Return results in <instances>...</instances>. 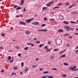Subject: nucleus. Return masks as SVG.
<instances>
[{"label": "nucleus", "mask_w": 78, "mask_h": 78, "mask_svg": "<svg viewBox=\"0 0 78 78\" xmlns=\"http://www.w3.org/2000/svg\"><path fill=\"white\" fill-rule=\"evenodd\" d=\"M76 66H71L69 67V70H72V71H74L76 69Z\"/></svg>", "instance_id": "1"}, {"label": "nucleus", "mask_w": 78, "mask_h": 78, "mask_svg": "<svg viewBox=\"0 0 78 78\" xmlns=\"http://www.w3.org/2000/svg\"><path fill=\"white\" fill-rule=\"evenodd\" d=\"M53 1H52L51 2H48V4H47V6L48 7H49L51 6V5L53 3Z\"/></svg>", "instance_id": "2"}, {"label": "nucleus", "mask_w": 78, "mask_h": 78, "mask_svg": "<svg viewBox=\"0 0 78 78\" xmlns=\"http://www.w3.org/2000/svg\"><path fill=\"white\" fill-rule=\"evenodd\" d=\"M33 19H34V18H30V19H29L27 20H26V22L27 23H30V22H31V21H32V20H33Z\"/></svg>", "instance_id": "3"}, {"label": "nucleus", "mask_w": 78, "mask_h": 78, "mask_svg": "<svg viewBox=\"0 0 78 78\" xmlns=\"http://www.w3.org/2000/svg\"><path fill=\"white\" fill-rule=\"evenodd\" d=\"M48 31V30L47 29H41L39 30H38V32L39 31H42V32H46V31Z\"/></svg>", "instance_id": "4"}, {"label": "nucleus", "mask_w": 78, "mask_h": 78, "mask_svg": "<svg viewBox=\"0 0 78 78\" xmlns=\"http://www.w3.org/2000/svg\"><path fill=\"white\" fill-rule=\"evenodd\" d=\"M29 70V69L28 68L26 67L25 68V69L24 70H23V73H26Z\"/></svg>", "instance_id": "5"}, {"label": "nucleus", "mask_w": 78, "mask_h": 78, "mask_svg": "<svg viewBox=\"0 0 78 78\" xmlns=\"http://www.w3.org/2000/svg\"><path fill=\"white\" fill-rule=\"evenodd\" d=\"M31 23L32 24H33V25H39V22H34V23Z\"/></svg>", "instance_id": "6"}, {"label": "nucleus", "mask_w": 78, "mask_h": 78, "mask_svg": "<svg viewBox=\"0 0 78 78\" xmlns=\"http://www.w3.org/2000/svg\"><path fill=\"white\" fill-rule=\"evenodd\" d=\"M19 23L20 24V25H21V24L23 25H26V23L25 22H19Z\"/></svg>", "instance_id": "7"}, {"label": "nucleus", "mask_w": 78, "mask_h": 78, "mask_svg": "<svg viewBox=\"0 0 78 78\" xmlns=\"http://www.w3.org/2000/svg\"><path fill=\"white\" fill-rule=\"evenodd\" d=\"M59 18L60 19V20H64V17L62 16H60L59 17Z\"/></svg>", "instance_id": "8"}, {"label": "nucleus", "mask_w": 78, "mask_h": 78, "mask_svg": "<svg viewBox=\"0 0 78 78\" xmlns=\"http://www.w3.org/2000/svg\"><path fill=\"white\" fill-rule=\"evenodd\" d=\"M25 33L26 34H27V35H28V34H30V31L28 30L26 31L25 32Z\"/></svg>", "instance_id": "9"}, {"label": "nucleus", "mask_w": 78, "mask_h": 78, "mask_svg": "<svg viewBox=\"0 0 78 78\" xmlns=\"http://www.w3.org/2000/svg\"><path fill=\"white\" fill-rule=\"evenodd\" d=\"M63 31V29H59L58 30V32H59V33H60V32L62 33Z\"/></svg>", "instance_id": "10"}, {"label": "nucleus", "mask_w": 78, "mask_h": 78, "mask_svg": "<svg viewBox=\"0 0 78 78\" xmlns=\"http://www.w3.org/2000/svg\"><path fill=\"white\" fill-rule=\"evenodd\" d=\"M70 27H69V26L66 27V29H67V31H69V29H70Z\"/></svg>", "instance_id": "11"}, {"label": "nucleus", "mask_w": 78, "mask_h": 78, "mask_svg": "<svg viewBox=\"0 0 78 78\" xmlns=\"http://www.w3.org/2000/svg\"><path fill=\"white\" fill-rule=\"evenodd\" d=\"M63 23H65L66 25H68V24H69V23L67 21H63Z\"/></svg>", "instance_id": "12"}, {"label": "nucleus", "mask_w": 78, "mask_h": 78, "mask_svg": "<svg viewBox=\"0 0 78 78\" xmlns=\"http://www.w3.org/2000/svg\"><path fill=\"white\" fill-rule=\"evenodd\" d=\"M71 23H74V24H77V23L76 22H75L73 21H71Z\"/></svg>", "instance_id": "13"}, {"label": "nucleus", "mask_w": 78, "mask_h": 78, "mask_svg": "<svg viewBox=\"0 0 78 78\" xmlns=\"http://www.w3.org/2000/svg\"><path fill=\"white\" fill-rule=\"evenodd\" d=\"M63 64L65 66H69V64L66 63H64Z\"/></svg>", "instance_id": "14"}, {"label": "nucleus", "mask_w": 78, "mask_h": 78, "mask_svg": "<svg viewBox=\"0 0 78 78\" xmlns=\"http://www.w3.org/2000/svg\"><path fill=\"white\" fill-rule=\"evenodd\" d=\"M47 7H43L42 8V10L43 11H44V10H45L47 9Z\"/></svg>", "instance_id": "15"}, {"label": "nucleus", "mask_w": 78, "mask_h": 78, "mask_svg": "<svg viewBox=\"0 0 78 78\" xmlns=\"http://www.w3.org/2000/svg\"><path fill=\"white\" fill-rule=\"evenodd\" d=\"M28 50V47H27L24 48V50Z\"/></svg>", "instance_id": "16"}, {"label": "nucleus", "mask_w": 78, "mask_h": 78, "mask_svg": "<svg viewBox=\"0 0 78 78\" xmlns=\"http://www.w3.org/2000/svg\"><path fill=\"white\" fill-rule=\"evenodd\" d=\"M14 70H17V66H15L13 69Z\"/></svg>", "instance_id": "17"}, {"label": "nucleus", "mask_w": 78, "mask_h": 78, "mask_svg": "<svg viewBox=\"0 0 78 78\" xmlns=\"http://www.w3.org/2000/svg\"><path fill=\"white\" fill-rule=\"evenodd\" d=\"M65 57H66V55L65 54H64L62 56H60V58H65Z\"/></svg>", "instance_id": "18"}, {"label": "nucleus", "mask_w": 78, "mask_h": 78, "mask_svg": "<svg viewBox=\"0 0 78 78\" xmlns=\"http://www.w3.org/2000/svg\"><path fill=\"white\" fill-rule=\"evenodd\" d=\"M24 3V0H21V5H23Z\"/></svg>", "instance_id": "19"}, {"label": "nucleus", "mask_w": 78, "mask_h": 78, "mask_svg": "<svg viewBox=\"0 0 78 78\" xmlns=\"http://www.w3.org/2000/svg\"><path fill=\"white\" fill-rule=\"evenodd\" d=\"M63 77H64V78H66V77H67V75L65 74H63V76H62Z\"/></svg>", "instance_id": "20"}, {"label": "nucleus", "mask_w": 78, "mask_h": 78, "mask_svg": "<svg viewBox=\"0 0 78 78\" xmlns=\"http://www.w3.org/2000/svg\"><path fill=\"white\" fill-rule=\"evenodd\" d=\"M59 8V7H55L54 8H53V9H57L58 8Z\"/></svg>", "instance_id": "21"}, {"label": "nucleus", "mask_w": 78, "mask_h": 78, "mask_svg": "<svg viewBox=\"0 0 78 78\" xmlns=\"http://www.w3.org/2000/svg\"><path fill=\"white\" fill-rule=\"evenodd\" d=\"M47 76H48L47 75V76H43L41 77V78H46V77H47Z\"/></svg>", "instance_id": "22"}, {"label": "nucleus", "mask_w": 78, "mask_h": 78, "mask_svg": "<svg viewBox=\"0 0 78 78\" xmlns=\"http://www.w3.org/2000/svg\"><path fill=\"white\" fill-rule=\"evenodd\" d=\"M37 65H33L32 66L33 68H34L35 67H37Z\"/></svg>", "instance_id": "23"}, {"label": "nucleus", "mask_w": 78, "mask_h": 78, "mask_svg": "<svg viewBox=\"0 0 78 78\" xmlns=\"http://www.w3.org/2000/svg\"><path fill=\"white\" fill-rule=\"evenodd\" d=\"M75 5H76V3L73 4L72 5L73 6H75Z\"/></svg>", "instance_id": "24"}, {"label": "nucleus", "mask_w": 78, "mask_h": 78, "mask_svg": "<svg viewBox=\"0 0 78 78\" xmlns=\"http://www.w3.org/2000/svg\"><path fill=\"white\" fill-rule=\"evenodd\" d=\"M44 49H48V48L47 47V46H46L44 48Z\"/></svg>", "instance_id": "25"}, {"label": "nucleus", "mask_w": 78, "mask_h": 78, "mask_svg": "<svg viewBox=\"0 0 78 78\" xmlns=\"http://www.w3.org/2000/svg\"><path fill=\"white\" fill-rule=\"evenodd\" d=\"M21 67H23V64H24V63H23V62H22L21 63Z\"/></svg>", "instance_id": "26"}, {"label": "nucleus", "mask_w": 78, "mask_h": 78, "mask_svg": "<svg viewBox=\"0 0 78 78\" xmlns=\"http://www.w3.org/2000/svg\"><path fill=\"white\" fill-rule=\"evenodd\" d=\"M21 55H22V54H21V53H19V54H18V56L19 57H20V56H21Z\"/></svg>", "instance_id": "27"}, {"label": "nucleus", "mask_w": 78, "mask_h": 78, "mask_svg": "<svg viewBox=\"0 0 78 78\" xmlns=\"http://www.w3.org/2000/svg\"><path fill=\"white\" fill-rule=\"evenodd\" d=\"M66 6H69V2H67L66 4Z\"/></svg>", "instance_id": "28"}, {"label": "nucleus", "mask_w": 78, "mask_h": 78, "mask_svg": "<svg viewBox=\"0 0 78 78\" xmlns=\"http://www.w3.org/2000/svg\"><path fill=\"white\" fill-rule=\"evenodd\" d=\"M69 35V34H64V36H68Z\"/></svg>", "instance_id": "29"}, {"label": "nucleus", "mask_w": 78, "mask_h": 78, "mask_svg": "<svg viewBox=\"0 0 78 78\" xmlns=\"http://www.w3.org/2000/svg\"><path fill=\"white\" fill-rule=\"evenodd\" d=\"M48 78H53V76H48Z\"/></svg>", "instance_id": "30"}, {"label": "nucleus", "mask_w": 78, "mask_h": 78, "mask_svg": "<svg viewBox=\"0 0 78 78\" xmlns=\"http://www.w3.org/2000/svg\"><path fill=\"white\" fill-rule=\"evenodd\" d=\"M55 58V56H51V59H53Z\"/></svg>", "instance_id": "31"}, {"label": "nucleus", "mask_w": 78, "mask_h": 78, "mask_svg": "<svg viewBox=\"0 0 78 78\" xmlns=\"http://www.w3.org/2000/svg\"><path fill=\"white\" fill-rule=\"evenodd\" d=\"M44 44H40V47H42V45H44Z\"/></svg>", "instance_id": "32"}, {"label": "nucleus", "mask_w": 78, "mask_h": 78, "mask_svg": "<svg viewBox=\"0 0 78 78\" xmlns=\"http://www.w3.org/2000/svg\"><path fill=\"white\" fill-rule=\"evenodd\" d=\"M9 59L10 60L11 59V57L10 56H9L8 60H9Z\"/></svg>", "instance_id": "33"}, {"label": "nucleus", "mask_w": 78, "mask_h": 78, "mask_svg": "<svg viewBox=\"0 0 78 78\" xmlns=\"http://www.w3.org/2000/svg\"><path fill=\"white\" fill-rule=\"evenodd\" d=\"M70 29L71 30V31H73V30H74V28H71Z\"/></svg>", "instance_id": "34"}, {"label": "nucleus", "mask_w": 78, "mask_h": 78, "mask_svg": "<svg viewBox=\"0 0 78 78\" xmlns=\"http://www.w3.org/2000/svg\"><path fill=\"white\" fill-rule=\"evenodd\" d=\"M46 24H42V26H41V27H45V26Z\"/></svg>", "instance_id": "35"}, {"label": "nucleus", "mask_w": 78, "mask_h": 78, "mask_svg": "<svg viewBox=\"0 0 78 78\" xmlns=\"http://www.w3.org/2000/svg\"><path fill=\"white\" fill-rule=\"evenodd\" d=\"M26 10V8L25 7L23 9V12H25Z\"/></svg>", "instance_id": "36"}, {"label": "nucleus", "mask_w": 78, "mask_h": 78, "mask_svg": "<svg viewBox=\"0 0 78 78\" xmlns=\"http://www.w3.org/2000/svg\"><path fill=\"white\" fill-rule=\"evenodd\" d=\"M12 75H16V73H13L11 74Z\"/></svg>", "instance_id": "37"}, {"label": "nucleus", "mask_w": 78, "mask_h": 78, "mask_svg": "<svg viewBox=\"0 0 78 78\" xmlns=\"http://www.w3.org/2000/svg\"><path fill=\"white\" fill-rule=\"evenodd\" d=\"M14 60H11L10 62H9V63H12V62H13Z\"/></svg>", "instance_id": "38"}, {"label": "nucleus", "mask_w": 78, "mask_h": 78, "mask_svg": "<svg viewBox=\"0 0 78 78\" xmlns=\"http://www.w3.org/2000/svg\"><path fill=\"white\" fill-rule=\"evenodd\" d=\"M40 41H38L36 42V44H40Z\"/></svg>", "instance_id": "39"}, {"label": "nucleus", "mask_w": 78, "mask_h": 78, "mask_svg": "<svg viewBox=\"0 0 78 78\" xmlns=\"http://www.w3.org/2000/svg\"><path fill=\"white\" fill-rule=\"evenodd\" d=\"M55 20V19L52 18V19H50L49 20H50V21H51L52 20Z\"/></svg>", "instance_id": "40"}, {"label": "nucleus", "mask_w": 78, "mask_h": 78, "mask_svg": "<svg viewBox=\"0 0 78 78\" xmlns=\"http://www.w3.org/2000/svg\"><path fill=\"white\" fill-rule=\"evenodd\" d=\"M48 71H45L43 73H48Z\"/></svg>", "instance_id": "41"}, {"label": "nucleus", "mask_w": 78, "mask_h": 78, "mask_svg": "<svg viewBox=\"0 0 78 78\" xmlns=\"http://www.w3.org/2000/svg\"><path fill=\"white\" fill-rule=\"evenodd\" d=\"M70 44H66V47H70Z\"/></svg>", "instance_id": "42"}, {"label": "nucleus", "mask_w": 78, "mask_h": 78, "mask_svg": "<svg viewBox=\"0 0 78 78\" xmlns=\"http://www.w3.org/2000/svg\"><path fill=\"white\" fill-rule=\"evenodd\" d=\"M59 50L57 49H55L53 50L54 51H58Z\"/></svg>", "instance_id": "43"}, {"label": "nucleus", "mask_w": 78, "mask_h": 78, "mask_svg": "<svg viewBox=\"0 0 78 78\" xmlns=\"http://www.w3.org/2000/svg\"><path fill=\"white\" fill-rule=\"evenodd\" d=\"M1 34H2V36L4 37L5 36V34H4L3 33Z\"/></svg>", "instance_id": "44"}, {"label": "nucleus", "mask_w": 78, "mask_h": 78, "mask_svg": "<svg viewBox=\"0 0 78 78\" xmlns=\"http://www.w3.org/2000/svg\"><path fill=\"white\" fill-rule=\"evenodd\" d=\"M52 70H57V69L56 68H52Z\"/></svg>", "instance_id": "45"}, {"label": "nucleus", "mask_w": 78, "mask_h": 78, "mask_svg": "<svg viewBox=\"0 0 78 78\" xmlns=\"http://www.w3.org/2000/svg\"><path fill=\"white\" fill-rule=\"evenodd\" d=\"M17 5H15L14 7V8H17Z\"/></svg>", "instance_id": "46"}, {"label": "nucleus", "mask_w": 78, "mask_h": 78, "mask_svg": "<svg viewBox=\"0 0 78 78\" xmlns=\"http://www.w3.org/2000/svg\"><path fill=\"white\" fill-rule=\"evenodd\" d=\"M51 44V41H49L48 43V45H49V44Z\"/></svg>", "instance_id": "47"}, {"label": "nucleus", "mask_w": 78, "mask_h": 78, "mask_svg": "<svg viewBox=\"0 0 78 78\" xmlns=\"http://www.w3.org/2000/svg\"><path fill=\"white\" fill-rule=\"evenodd\" d=\"M51 50L50 49H46V51H50Z\"/></svg>", "instance_id": "48"}, {"label": "nucleus", "mask_w": 78, "mask_h": 78, "mask_svg": "<svg viewBox=\"0 0 78 78\" xmlns=\"http://www.w3.org/2000/svg\"><path fill=\"white\" fill-rule=\"evenodd\" d=\"M43 69L42 68H41L39 70L40 71H42V70H43Z\"/></svg>", "instance_id": "49"}, {"label": "nucleus", "mask_w": 78, "mask_h": 78, "mask_svg": "<svg viewBox=\"0 0 78 78\" xmlns=\"http://www.w3.org/2000/svg\"><path fill=\"white\" fill-rule=\"evenodd\" d=\"M75 52L76 53H78V50H76Z\"/></svg>", "instance_id": "50"}, {"label": "nucleus", "mask_w": 78, "mask_h": 78, "mask_svg": "<svg viewBox=\"0 0 78 78\" xmlns=\"http://www.w3.org/2000/svg\"><path fill=\"white\" fill-rule=\"evenodd\" d=\"M31 43H28L27 44V45H31Z\"/></svg>", "instance_id": "51"}, {"label": "nucleus", "mask_w": 78, "mask_h": 78, "mask_svg": "<svg viewBox=\"0 0 78 78\" xmlns=\"http://www.w3.org/2000/svg\"><path fill=\"white\" fill-rule=\"evenodd\" d=\"M34 44H31V46H32V47H33V46H34Z\"/></svg>", "instance_id": "52"}, {"label": "nucleus", "mask_w": 78, "mask_h": 78, "mask_svg": "<svg viewBox=\"0 0 78 78\" xmlns=\"http://www.w3.org/2000/svg\"><path fill=\"white\" fill-rule=\"evenodd\" d=\"M72 7H73V5L69 6V8H72Z\"/></svg>", "instance_id": "53"}, {"label": "nucleus", "mask_w": 78, "mask_h": 78, "mask_svg": "<svg viewBox=\"0 0 78 78\" xmlns=\"http://www.w3.org/2000/svg\"><path fill=\"white\" fill-rule=\"evenodd\" d=\"M44 20H47V18H46V17L44 18Z\"/></svg>", "instance_id": "54"}, {"label": "nucleus", "mask_w": 78, "mask_h": 78, "mask_svg": "<svg viewBox=\"0 0 78 78\" xmlns=\"http://www.w3.org/2000/svg\"><path fill=\"white\" fill-rule=\"evenodd\" d=\"M15 47L16 48H17V49L19 48H20V47L18 46H16V47Z\"/></svg>", "instance_id": "55"}, {"label": "nucleus", "mask_w": 78, "mask_h": 78, "mask_svg": "<svg viewBox=\"0 0 78 78\" xmlns=\"http://www.w3.org/2000/svg\"><path fill=\"white\" fill-rule=\"evenodd\" d=\"M16 17H19V15H16Z\"/></svg>", "instance_id": "56"}, {"label": "nucleus", "mask_w": 78, "mask_h": 78, "mask_svg": "<svg viewBox=\"0 0 78 78\" xmlns=\"http://www.w3.org/2000/svg\"><path fill=\"white\" fill-rule=\"evenodd\" d=\"M76 70H78V68L77 69H75V70H74V72H75V71H76Z\"/></svg>", "instance_id": "57"}, {"label": "nucleus", "mask_w": 78, "mask_h": 78, "mask_svg": "<svg viewBox=\"0 0 78 78\" xmlns=\"http://www.w3.org/2000/svg\"><path fill=\"white\" fill-rule=\"evenodd\" d=\"M63 53V51H61L59 52L60 54H61V53Z\"/></svg>", "instance_id": "58"}, {"label": "nucleus", "mask_w": 78, "mask_h": 78, "mask_svg": "<svg viewBox=\"0 0 78 78\" xmlns=\"http://www.w3.org/2000/svg\"><path fill=\"white\" fill-rule=\"evenodd\" d=\"M69 39H72V37L71 36H69Z\"/></svg>", "instance_id": "59"}, {"label": "nucleus", "mask_w": 78, "mask_h": 78, "mask_svg": "<svg viewBox=\"0 0 78 78\" xmlns=\"http://www.w3.org/2000/svg\"><path fill=\"white\" fill-rule=\"evenodd\" d=\"M75 49H78V46L76 47Z\"/></svg>", "instance_id": "60"}, {"label": "nucleus", "mask_w": 78, "mask_h": 78, "mask_svg": "<svg viewBox=\"0 0 78 78\" xmlns=\"http://www.w3.org/2000/svg\"><path fill=\"white\" fill-rule=\"evenodd\" d=\"M20 73H21V75H22L23 74V73H22V72H20Z\"/></svg>", "instance_id": "61"}, {"label": "nucleus", "mask_w": 78, "mask_h": 78, "mask_svg": "<svg viewBox=\"0 0 78 78\" xmlns=\"http://www.w3.org/2000/svg\"><path fill=\"white\" fill-rule=\"evenodd\" d=\"M22 7H18V9H21Z\"/></svg>", "instance_id": "62"}, {"label": "nucleus", "mask_w": 78, "mask_h": 78, "mask_svg": "<svg viewBox=\"0 0 78 78\" xmlns=\"http://www.w3.org/2000/svg\"><path fill=\"white\" fill-rule=\"evenodd\" d=\"M76 35H78V33H75Z\"/></svg>", "instance_id": "63"}, {"label": "nucleus", "mask_w": 78, "mask_h": 78, "mask_svg": "<svg viewBox=\"0 0 78 78\" xmlns=\"http://www.w3.org/2000/svg\"><path fill=\"white\" fill-rule=\"evenodd\" d=\"M12 50H10L9 51V52H12Z\"/></svg>", "instance_id": "64"}]
</instances>
